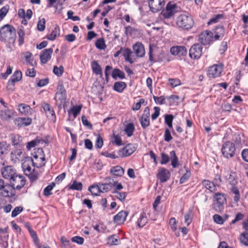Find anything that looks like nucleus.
I'll return each mask as SVG.
<instances>
[{"label":"nucleus","instance_id":"obj_1","mask_svg":"<svg viewBox=\"0 0 248 248\" xmlns=\"http://www.w3.org/2000/svg\"><path fill=\"white\" fill-rule=\"evenodd\" d=\"M176 25L179 28L183 30H189L193 27L194 21L190 15L183 14L177 17Z\"/></svg>","mask_w":248,"mask_h":248},{"label":"nucleus","instance_id":"obj_2","mask_svg":"<svg viewBox=\"0 0 248 248\" xmlns=\"http://www.w3.org/2000/svg\"><path fill=\"white\" fill-rule=\"evenodd\" d=\"M16 31L15 28L9 24L2 26L0 29V41H14Z\"/></svg>","mask_w":248,"mask_h":248},{"label":"nucleus","instance_id":"obj_3","mask_svg":"<svg viewBox=\"0 0 248 248\" xmlns=\"http://www.w3.org/2000/svg\"><path fill=\"white\" fill-rule=\"evenodd\" d=\"M235 150L234 144L231 141H228L222 145L221 152L224 157L229 159L234 156Z\"/></svg>","mask_w":248,"mask_h":248},{"label":"nucleus","instance_id":"obj_4","mask_svg":"<svg viewBox=\"0 0 248 248\" xmlns=\"http://www.w3.org/2000/svg\"><path fill=\"white\" fill-rule=\"evenodd\" d=\"M57 89L58 91L55 94L54 100L58 107H61L62 105L65 103L66 99V90L63 85H59Z\"/></svg>","mask_w":248,"mask_h":248},{"label":"nucleus","instance_id":"obj_5","mask_svg":"<svg viewBox=\"0 0 248 248\" xmlns=\"http://www.w3.org/2000/svg\"><path fill=\"white\" fill-rule=\"evenodd\" d=\"M176 4L169 2L165 10H163L161 13V16L164 20V22L166 23L165 20H168L172 18L176 13Z\"/></svg>","mask_w":248,"mask_h":248},{"label":"nucleus","instance_id":"obj_6","mask_svg":"<svg viewBox=\"0 0 248 248\" xmlns=\"http://www.w3.org/2000/svg\"><path fill=\"white\" fill-rule=\"evenodd\" d=\"M10 183L15 189L20 190L24 186L26 179L23 175L16 174L10 181Z\"/></svg>","mask_w":248,"mask_h":248},{"label":"nucleus","instance_id":"obj_7","mask_svg":"<svg viewBox=\"0 0 248 248\" xmlns=\"http://www.w3.org/2000/svg\"><path fill=\"white\" fill-rule=\"evenodd\" d=\"M202 54V45L196 43L192 45L189 50V57L194 60L199 59Z\"/></svg>","mask_w":248,"mask_h":248},{"label":"nucleus","instance_id":"obj_8","mask_svg":"<svg viewBox=\"0 0 248 248\" xmlns=\"http://www.w3.org/2000/svg\"><path fill=\"white\" fill-rule=\"evenodd\" d=\"M213 33L208 31H205L201 32L199 35V41L203 45H209L214 40Z\"/></svg>","mask_w":248,"mask_h":248},{"label":"nucleus","instance_id":"obj_9","mask_svg":"<svg viewBox=\"0 0 248 248\" xmlns=\"http://www.w3.org/2000/svg\"><path fill=\"white\" fill-rule=\"evenodd\" d=\"M223 65L220 63L214 64L210 66L208 70L207 76L210 78H215L219 77L223 71Z\"/></svg>","mask_w":248,"mask_h":248},{"label":"nucleus","instance_id":"obj_10","mask_svg":"<svg viewBox=\"0 0 248 248\" xmlns=\"http://www.w3.org/2000/svg\"><path fill=\"white\" fill-rule=\"evenodd\" d=\"M135 144H128L118 152V155L121 157H126L132 155L136 150Z\"/></svg>","mask_w":248,"mask_h":248},{"label":"nucleus","instance_id":"obj_11","mask_svg":"<svg viewBox=\"0 0 248 248\" xmlns=\"http://www.w3.org/2000/svg\"><path fill=\"white\" fill-rule=\"evenodd\" d=\"M105 183L98 184V186L102 193H105L110 191L113 187H114V181L110 177H107L105 179Z\"/></svg>","mask_w":248,"mask_h":248},{"label":"nucleus","instance_id":"obj_12","mask_svg":"<svg viewBox=\"0 0 248 248\" xmlns=\"http://www.w3.org/2000/svg\"><path fill=\"white\" fill-rule=\"evenodd\" d=\"M149 6L151 10L155 13L161 10L165 4V0H149Z\"/></svg>","mask_w":248,"mask_h":248},{"label":"nucleus","instance_id":"obj_13","mask_svg":"<svg viewBox=\"0 0 248 248\" xmlns=\"http://www.w3.org/2000/svg\"><path fill=\"white\" fill-rule=\"evenodd\" d=\"M15 190L11 184L4 185L0 191V195L4 197H11L16 195Z\"/></svg>","mask_w":248,"mask_h":248},{"label":"nucleus","instance_id":"obj_14","mask_svg":"<svg viewBox=\"0 0 248 248\" xmlns=\"http://www.w3.org/2000/svg\"><path fill=\"white\" fill-rule=\"evenodd\" d=\"M42 107L45 111L47 117L53 122H56V115L54 109L49 104L44 103L42 105Z\"/></svg>","mask_w":248,"mask_h":248},{"label":"nucleus","instance_id":"obj_15","mask_svg":"<svg viewBox=\"0 0 248 248\" xmlns=\"http://www.w3.org/2000/svg\"><path fill=\"white\" fill-rule=\"evenodd\" d=\"M170 53L172 55L179 57L185 56L187 54V49L185 46H173L170 48Z\"/></svg>","mask_w":248,"mask_h":248},{"label":"nucleus","instance_id":"obj_16","mask_svg":"<svg viewBox=\"0 0 248 248\" xmlns=\"http://www.w3.org/2000/svg\"><path fill=\"white\" fill-rule=\"evenodd\" d=\"M38 153L39 154V155H33L34 158L36 160V161H34L32 159V165L34 167L39 168L44 165L43 162L45 160V159L42 155L43 153L42 149L39 148L38 149Z\"/></svg>","mask_w":248,"mask_h":248},{"label":"nucleus","instance_id":"obj_17","mask_svg":"<svg viewBox=\"0 0 248 248\" xmlns=\"http://www.w3.org/2000/svg\"><path fill=\"white\" fill-rule=\"evenodd\" d=\"M17 15L19 18H22L21 24L26 25L28 24L27 20L31 18V9H28L27 12H25L24 9L22 8L19 9L17 12Z\"/></svg>","mask_w":248,"mask_h":248},{"label":"nucleus","instance_id":"obj_18","mask_svg":"<svg viewBox=\"0 0 248 248\" xmlns=\"http://www.w3.org/2000/svg\"><path fill=\"white\" fill-rule=\"evenodd\" d=\"M52 53L53 49L52 48L43 50L40 54V59L41 63H46L51 59Z\"/></svg>","mask_w":248,"mask_h":248},{"label":"nucleus","instance_id":"obj_19","mask_svg":"<svg viewBox=\"0 0 248 248\" xmlns=\"http://www.w3.org/2000/svg\"><path fill=\"white\" fill-rule=\"evenodd\" d=\"M2 176L10 181L16 174V170L12 166H7L1 170Z\"/></svg>","mask_w":248,"mask_h":248},{"label":"nucleus","instance_id":"obj_20","mask_svg":"<svg viewBox=\"0 0 248 248\" xmlns=\"http://www.w3.org/2000/svg\"><path fill=\"white\" fill-rule=\"evenodd\" d=\"M170 172L164 168L159 170L157 174V177L159 179L161 183H164L170 179Z\"/></svg>","mask_w":248,"mask_h":248},{"label":"nucleus","instance_id":"obj_21","mask_svg":"<svg viewBox=\"0 0 248 248\" xmlns=\"http://www.w3.org/2000/svg\"><path fill=\"white\" fill-rule=\"evenodd\" d=\"M128 214V212L122 210L116 215L113 217L114 223L117 224L123 223L126 220V218Z\"/></svg>","mask_w":248,"mask_h":248},{"label":"nucleus","instance_id":"obj_22","mask_svg":"<svg viewBox=\"0 0 248 248\" xmlns=\"http://www.w3.org/2000/svg\"><path fill=\"white\" fill-rule=\"evenodd\" d=\"M133 49L137 57L141 58L144 56V46L142 43L140 42L136 43L133 45Z\"/></svg>","mask_w":248,"mask_h":248},{"label":"nucleus","instance_id":"obj_23","mask_svg":"<svg viewBox=\"0 0 248 248\" xmlns=\"http://www.w3.org/2000/svg\"><path fill=\"white\" fill-rule=\"evenodd\" d=\"M225 178L228 183L231 185L232 186H236L237 184V178L236 173L235 172L228 171Z\"/></svg>","mask_w":248,"mask_h":248},{"label":"nucleus","instance_id":"obj_24","mask_svg":"<svg viewBox=\"0 0 248 248\" xmlns=\"http://www.w3.org/2000/svg\"><path fill=\"white\" fill-rule=\"evenodd\" d=\"M14 123L19 127L26 126L31 124V119L29 118L18 117L15 119Z\"/></svg>","mask_w":248,"mask_h":248},{"label":"nucleus","instance_id":"obj_25","mask_svg":"<svg viewBox=\"0 0 248 248\" xmlns=\"http://www.w3.org/2000/svg\"><path fill=\"white\" fill-rule=\"evenodd\" d=\"M31 160V157H26L23 162L22 163V168L23 170L25 172V174L28 176L30 180L31 181V168L30 165L28 163V161Z\"/></svg>","mask_w":248,"mask_h":248},{"label":"nucleus","instance_id":"obj_26","mask_svg":"<svg viewBox=\"0 0 248 248\" xmlns=\"http://www.w3.org/2000/svg\"><path fill=\"white\" fill-rule=\"evenodd\" d=\"M91 67L93 73L99 75L101 78H103L102 68L96 61H93L92 62Z\"/></svg>","mask_w":248,"mask_h":248},{"label":"nucleus","instance_id":"obj_27","mask_svg":"<svg viewBox=\"0 0 248 248\" xmlns=\"http://www.w3.org/2000/svg\"><path fill=\"white\" fill-rule=\"evenodd\" d=\"M60 35V28L57 25H55L54 28L51 31V33L47 34L46 38L48 40L53 41L57 37Z\"/></svg>","mask_w":248,"mask_h":248},{"label":"nucleus","instance_id":"obj_28","mask_svg":"<svg viewBox=\"0 0 248 248\" xmlns=\"http://www.w3.org/2000/svg\"><path fill=\"white\" fill-rule=\"evenodd\" d=\"M110 172L114 176L121 177L124 175V170L122 167L117 165L112 167Z\"/></svg>","mask_w":248,"mask_h":248},{"label":"nucleus","instance_id":"obj_29","mask_svg":"<svg viewBox=\"0 0 248 248\" xmlns=\"http://www.w3.org/2000/svg\"><path fill=\"white\" fill-rule=\"evenodd\" d=\"M215 36L214 38L215 40H219L221 37H222L225 33V29L223 26H218L217 27L214 31Z\"/></svg>","mask_w":248,"mask_h":248},{"label":"nucleus","instance_id":"obj_30","mask_svg":"<svg viewBox=\"0 0 248 248\" xmlns=\"http://www.w3.org/2000/svg\"><path fill=\"white\" fill-rule=\"evenodd\" d=\"M22 155L21 149H16L11 153V159L14 163L20 161V157Z\"/></svg>","mask_w":248,"mask_h":248},{"label":"nucleus","instance_id":"obj_31","mask_svg":"<svg viewBox=\"0 0 248 248\" xmlns=\"http://www.w3.org/2000/svg\"><path fill=\"white\" fill-rule=\"evenodd\" d=\"M111 76L114 79H117L118 78L122 79L125 78L124 73L118 68H114L113 70Z\"/></svg>","mask_w":248,"mask_h":248},{"label":"nucleus","instance_id":"obj_32","mask_svg":"<svg viewBox=\"0 0 248 248\" xmlns=\"http://www.w3.org/2000/svg\"><path fill=\"white\" fill-rule=\"evenodd\" d=\"M126 84L125 82L117 81L114 84L113 89L118 93H122L126 88Z\"/></svg>","mask_w":248,"mask_h":248},{"label":"nucleus","instance_id":"obj_33","mask_svg":"<svg viewBox=\"0 0 248 248\" xmlns=\"http://www.w3.org/2000/svg\"><path fill=\"white\" fill-rule=\"evenodd\" d=\"M147 222V217L146 213H141L137 221V225L139 228L143 227Z\"/></svg>","mask_w":248,"mask_h":248},{"label":"nucleus","instance_id":"obj_34","mask_svg":"<svg viewBox=\"0 0 248 248\" xmlns=\"http://www.w3.org/2000/svg\"><path fill=\"white\" fill-rule=\"evenodd\" d=\"M170 156L171 158V165L173 168H176L179 166V160L175 152L172 150L170 153Z\"/></svg>","mask_w":248,"mask_h":248},{"label":"nucleus","instance_id":"obj_35","mask_svg":"<svg viewBox=\"0 0 248 248\" xmlns=\"http://www.w3.org/2000/svg\"><path fill=\"white\" fill-rule=\"evenodd\" d=\"M122 54L126 61L129 62L130 63H132L133 62V61L130 58V56L132 54V52L130 48H123Z\"/></svg>","mask_w":248,"mask_h":248},{"label":"nucleus","instance_id":"obj_36","mask_svg":"<svg viewBox=\"0 0 248 248\" xmlns=\"http://www.w3.org/2000/svg\"><path fill=\"white\" fill-rule=\"evenodd\" d=\"M11 140L12 144L16 147H20V143L22 141V137L19 135H12Z\"/></svg>","mask_w":248,"mask_h":248},{"label":"nucleus","instance_id":"obj_37","mask_svg":"<svg viewBox=\"0 0 248 248\" xmlns=\"http://www.w3.org/2000/svg\"><path fill=\"white\" fill-rule=\"evenodd\" d=\"M239 240L241 244L248 247V232H242L239 235Z\"/></svg>","mask_w":248,"mask_h":248},{"label":"nucleus","instance_id":"obj_38","mask_svg":"<svg viewBox=\"0 0 248 248\" xmlns=\"http://www.w3.org/2000/svg\"><path fill=\"white\" fill-rule=\"evenodd\" d=\"M134 131L135 126L133 123H130L125 125L124 132L128 137H130L133 135Z\"/></svg>","mask_w":248,"mask_h":248},{"label":"nucleus","instance_id":"obj_39","mask_svg":"<svg viewBox=\"0 0 248 248\" xmlns=\"http://www.w3.org/2000/svg\"><path fill=\"white\" fill-rule=\"evenodd\" d=\"M18 109L21 114L26 115L31 111V108L29 105L21 104L18 106Z\"/></svg>","mask_w":248,"mask_h":248},{"label":"nucleus","instance_id":"obj_40","mask_svg":"<svg viewBox=\"0 0 248 248\" xmlns=\"http://www.w3.org/2000/svg\"><path fill=\"white\" fill-rule=\"evenodd\" d=\"M232 193L234 194L233 197V202L235 203H237L240 200V194L239 189L237 186H232L231 188Z\"/></svg>","mask_w":248,"mask_h":248},{"label":"nucleus","instance_id":"obj_41","mask_svg":"<svg viewBox=\"0 0 248 248\" xmlns=\"http://www.w3.org/2000/svg\"><path fill=\"white\" fill-rule=\"evenodd\" d=\"M10 150V145L5 142H0V155L7 154Z\"/></svg>","mask_w":248,"mask_h":248},{"label":"nucleus","instance_id":"obj_42","mask_svg":"<svg viewBox=\"0 0 248 248\" xmlns=\"http://www.w3.org/2000/svg\"><path fill=\"white\" fill-rule=\"evenodd\" d=\"M108 243L110 245H117L120 243L119 236L117 235L114 234L108 237Z\"/></svg>","mask_w":248,"mask_h":248},{"label":"nucleus","instance_id":"obj_43","mask_svg":"<svg viewBox=\"0 0 248 248\" xmlns=\"http://www.w3.org/2000/svg\"><path fill=\"white\" fill-rule=\"evenodd\" d=\"M202 184L207 189L209 190L211 192L215 190L216 186L214 184L208 180H203Z\"/></svg>","mask_w":248,"mask_h":248},{"label":"nucleus","instance_id":"obj_44","mask_svg":"<svg viewBox=\"0 0 248 248\" xmlns=\"http://www.w3.org/2000/svg\"><path fill=\"white\" fill-rule=\"evenodd\" d=\"M12 112L9 109L1 110L0 112V117L3 120H7L12 117Z\"/></svg>","mask_w":248,"mask_h":248},{"label":"nucleus","instance_id":"obj_45","mask_svg":"<svg viewBox=\"0 0 248 248\" xmlns=\"http://www.w3.org/2000/svg\"><path fill=\"white\" fill-rule=\"evenodd\" d=\"M83 185L81 182H78L75 180L73 182L72 184L68 186L69 189L81 191L82 189Z\"/></svg>","mask_w":248,"mask_h":248},{"label":"nucleus","instance_id":"obj_46","mask_svg":"<svg viewBox=\"0 0 248 248\" xmlns=\"http://www.w3.org/2000/svg\"><path fill=\"white\" fill-rule=\"evenodd\" d=\"M214 198L215 199V202L223 204L226 202V199L223 194L220 193H216L214 196Z\"/></svg>","mask_w":248,"mask_h":248},{"label":"nucleus","instance_id":"obj_47","mask_svg":"<svg viewBox=\"0 0 248 248\" xmlns=\"http://www.w3.org/2000/svg\"><path fill=\"white\" fill-rule=\"evenodd\" d=\"M56 184L54 182L51 183L48 186H46L44 189L43 194L46 197H48L52 194L51 190L54 187Z\"/></svg>","mask_w":248,"mask_h":248},{"label":"nucleus","instance_id":"obj_48","mask_svg":"<svg viewBox=\"0 0 248 248\" xmlns=\"http://www.w3.org/2000/svg\"><path fill=\"white\" fill-rule=\"evenodd\" d=\"M96 48L100 50L105 49L106 48L105 40L103 38L97 39L95 43Z\"/></svg>","mask_w":248,"mask_h":248},{"label":"nucleus","instance_id":"obj_49","mask_svg":"<svg viewBox=\"0 0 248 248\" xmlns=\"http://www.w3.org/2000/svg\"><path fill=\"white\" fill-rule=\"evenodd\" d=\"M140 122L143 129H146L150 124V118L141 116L140 118Z\"/></svg>","mask_w":248,"mask_h":248},{"label":"nucleus","instance_id":"obj_50","mask_svg":"<svg viewBox=\"0 0 248 248\" xmlns=\"http://www.w3.org/2000/svg\"><path fill=\"white\" fill-rule=\"evenodd\" d=\"M165 123L169 128L172 129V121L174 116L172 114H166L164 116Z\"/></svg>","mask_w":248,"mask_h":248},{"label":"nucleus","instance_id":"obj_51","mask_svg":"<svg viewBox=\"0 0 248 248\" xmlns=\"http://www.w3.org/2000/svg\"><path fill=\"white\" fill-rule=\"evenodd\" d=\"M88 190L91 192L93 195L97 196L98 193L101 192L98 185H93L89 187Z\"/></svg>","mask_w":248,"mask_h":248},{"label":"nucleus","instance_id":"obj_52","mask_svg":"<svg viewBox=\"0 0 248 248\" xmlns=\"http://www.w3.org/2000/svg\"><path fill=\"white\" fill-rule=\"evenodd\" d=\"M49 82V79L46 78L40 79L38 78H36V86L38 87H42L47 85Z\"/></svg>","mask_w":248,"mask_h":248},{"label":"nucleus","instance_id":"obj_53","mask_svg":"<svg viewBox=\"0 0 248 248\" xmlns=\"http://www.w3.org/2000/svg\"><path fill=\"white\" fill-rule=\"evenodd\" d=\"M53 72L54 74L58 77H61L62 76L64 72V68L62 65H61L59 67L54 66L53 67Z\"/></svg>","mask_w":248,"mask_h":248},{"label":"nucleus","instance_id":"obj_54","mask_svg":"<svg viewBox=\"0 0 248 248\" xmlns=\"http://www.w3.org/2000/svg\"><path fill=\"white\" fill-rule=\"evenodd\" d=\"M213 209L217 212L220 213L224 209V204L214 202L213 204Z\"/></svg>","mask_w":248,"mask_h":248},{"label":"nucleus","instance_id":"obj_55","mask_svg":"<svg viewBox=\"0 0 248 248\" xmlns=\"http://www.w3.org/2000/svg\"><path fill=\"white\" fill-rule=\"evenodd\" d=\"M9 9V6L8 5H6L0 9V21H1L6 15Z\"/></svg>","mask_w":248,"mask_h":248},{"label":"nucleus","instance_id":"obj_56","mask_svg":"<svg viewBox=\"0 0 248 248\" xmlns=\"http://www.w3.org/2000/svg\"><path fill=\"white\" fill-rule=\"evenodd\" d=\"M223 15L222 14H217L215 15L213 17L211 18L208 22V25L213 23H217L220 19L223 18Z\"/></svg>","mask_w":248,"mask_h":248},{"label":"nucleus","instance_id":"obj_57","mask_svg":"<svg viewBox=\"0 0 248 248\" xmlns=\"http://www.w3.org/2000/svg\"><path fill=\"white\" fill-rule=\"evenodd\" d=\"M32 240L33 241V243L36 248L41 246L39 243V239L37 235L36 232L33 230H32Z\"/></svg>","mask_w":248,"mask_h":248},{"label":"nucleus","instance_id":"obj_58","mask_svg":"<svg viewBox=\"0 0 248 248\" xmlns=\"http://www.w3.org/2000/svg\"><path fill=\"white\" fill-rule=\"evenodd\" d=\"M22 78V73L20 71H16L13 76L10 78L11 79H14V81L17 82L19 81Z\"/></svg>","mask_w":248,"mask_h":248},{"label":"nucleus","instance_id":"obj_59","mask_svg":"<svg viewBox=\"0 0 248 248\" xmlns=\"http://www.w3.org/2000/svg\"><path fill=\"white\" fill-rule=\"evenodd\" d=\"M191 172L189 170H186V172L182 176L180 180V183L181 184L186 182L190 177Z\"/></svg>","mask_w":248,"mask_h":248},{"label":"nucleus","instance_id":"obj_60","mask_svg":"<svg viewBox=\"0 0 248 248\" xmlns=\"http://www.w3.org/2000/svg\"><path fill=\"white\" fill-rule=\"evenodd\" d=\"M161 158L160 164L162 165L166 164L170 159L169 156L165 153H161Z\"/></svg>","mask_w":248,"mask_h":248},{"label":"nucleus","instance_id":"obj_61","mask_svg":"<svg viewBox=\"0 0 248 248\" xmlns=\"http://www.w3.org/2000/svg\"><path fill=\"white\" fill-rule=\"evenodd\" d=\"M113 193L116 194V197L117 199H118L121 201H123L125 200L126 197V193L125 192H120L117 190H114L113 192Z\"/></svg>","mask_w":248,"mask_h":248},{"label":"nucleus","instance_id":"obj_62","mask_svg":"<svg viewBox=\"0 0 248 248\" xmlns=\"http://www.w3.org/2000/svg\"><path fill=\"white\" fill-rule=\"evenodd\" d=\"M45 142V140L40 137H37L36 138L32 140V147L37 146L40 144H42Z\"/></svg>","mask_w":248,"mask_h":248},{"label":"nucleus","instance_id":"obj_63","mask_svg":"<svg viewBox=\"0 0 248 248\" xmlns=\"http://www.w3.org/2000/svg\"><path fill=\"white\" fill-rule=\"evenodd\" d=\"M169 81L170 85L173 87H175L177 86L181 85V82L178 78H169Z\"/></svg>","mask_w":248,"mask_h":248},{"label":"nucleus","instance_id":"obj_64","mask_svg":"<svg viewBox=\"0 0 248 248\" xmlns=\"http://www.w3.org/2000/svg\"><path fill=\"white\" fill-rule=\"evenodd\" d=\"M81 109V106H73L71 109V111L76 117L80 112Z\"/></svg>","mask_w":248,"mask_h":248}]
</instances>
